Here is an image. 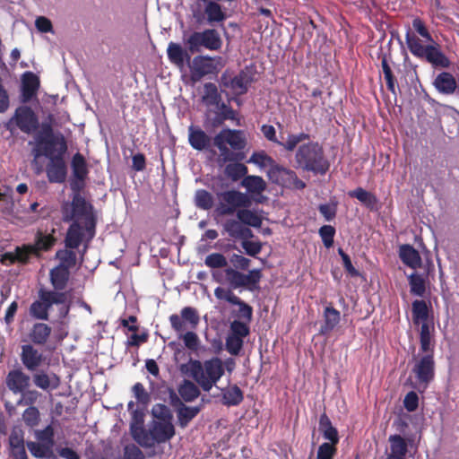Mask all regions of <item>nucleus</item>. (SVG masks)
<instances>
[{"mask_svg":"<svg viewBox=\"0 0 459 459\" xmlns=\"http://www.w3.org/2000/svg\"><path fill=\"white\" fill-rule=\"evenodd\" d=\"M204 95L202 101L206 106H219L221 101V96L218 91L217 86L213 82H206L204 85Z\"/></svg>","mask_w":459,"mask_h":459,"instance_id":"37998d69","label":"nucleus"},{"mask_svg":"<svg viewBox=\"0 0 459 459\" xmlns=\"http://www.w3.org/2000/svg\"><path fill=\"white\" fill-rule=\"evenodd\" d=\"M225 278L231 289H238L244 287V273L233 268H226L224 270Z\"/></svg>","mask_w":459,"mask_h":459,"instance_id":"603ef678","label":"nucleus"},{"mask_svg":"<svg viewBox=\"0 0 459 459\" xmlns=\"http://www.w3.org/2000/svg\"><path fill=\"white\" fill-rule=\"evenodd\" d=\"M226 134L228 137L225 140L234 151H242L246 148L247 140L243 131L227 128Z\"/></svg>","mask_w":459,"mask_h":459,"instance_id":"c03bdc74","label":"nucleus"},{"mask_svg":"<svg viewBox=\"0 0 459 459\" xmlns=\"http://www.w3.org/2000/svg\"><path fill=\"white\" fill-rule=\"evenodd\" d=\"M405 41L410 52L417 58L425 59L434 66L447 68L449 59L440 50L438 45H423L422 40L410 29L405 34Z\"/></svg>","mask_w":459,"mask_h":459,"instance_id":"39448f33","label":"nucleus"},{"mask_svg":"<svg viewBox=\"0 0 459 459\" xmlns=\"http://www.w3.org/2000/svg\"><path fill=\"white\" fill-rule=\"evenodd\" d=\"M435 89L445 95L453 94L457 87L455 76L448 72H441L433 82Z\"/></svg>","mask_w":459,"mask_h":459,"instance_id":"bb28decb","label":"nucleus"},{"mask_svg":"<svg viewBox=\"0 0 459 459\" xmlns=\"http://www.w3.org/2000/svg\"><path fill=\"white\" fill-rule=\"evenodd\" d=\"M55 234L56 229L54 228L50 232L43 231L41 230H37L34 238V243L30 244L31 249L36 252V257L39 258L43 252H48L53 248L57 241Z\"/></svg>","mask_w":459,"mask_h":459,"instance_id":"aec40b11","label":"nucleus"},{"mask_svg":"<svg viewBox=\"0 0 459 459\" xmlns=\"http://www.w3.org/2000/svg\"><path fill=\"white\" fill-rule=\"evenodd\" d=\"M310 135L306 133H299L297 134H289L287 141L285 143H281V146L288 152H292L295 150L297 145L306 140H309Z\"/></svg>","mask_w":459,"mask_h":459,"instance_id":"bf43d9fd","label":"nucleus"},{"mask_svg":"<svg viewBox=\"0 0 459 459\" xmlns=\"http://www.w3.org/2000/svg\"><path fill=\"white\" fill-rule=\"evenodd\" d=\"M30 377L21 368L10 370L5 377V385L13 394L25 391L30 386Z\"/></svg>","mask_w":459,"mask_h":459,"instance_id":"412c9836","label":"nucleus"},{"mask_svg":"<svg viewBox=\"0 0 459 459\" xmlns=\"http://www.w3.org/2000/svg\"><path fill=\"white\" fill-rule=\"evenodd\" d=\"M241 186L245 187L250 195V198L258 204H263L266 197L263 195V192L266 189V182L260 176L247 175L241 181Z\"/></svg>","mask_w":459,"mask_h":459,"instance_id":"a211bd4d","label":"nucleus"},{"mask_svg":"<svg viewBox=\"0 0 459 459\" xmlns=\"http://www.w3.org/2000/svg\"><path fill=\"white\" fill-rule=\"evenodd\" d=\"M188 143L195 151H208L212 146V138L200 126L191 125L188 126Z\"/></svg>","mask_w":459,"mask_h":459,"instance_id":"6ab92c4d","label":"nucleus"},{"mask_svg":"<svg viewBox=\"0 0 459 459\" xmlns=\"http://www.w3.org/2000/svg\"><path fill=\"white\" fill-rule=\"evenodd\" d=\"M52 333V328L44 322H37L32 325L28 338L31 344L43 346L45 345Z\"/></svg>","mask_w":459,"mask_h":459,"instance_id":"b1692460","label":"nucleus"},{"mask_svg":"<svg viewBox=\"0 0 459 459\" xmlns=\"http://www.w3.org/2000/svg\"><path fill=\"white\" fill-rule=\"evenodd\" d=\"M204 13L207 16L209 23L220 22L226 19V14L222 11L221 4L215 1H209L206 3Z\"/></svg>","mask_w":459,"mask_h":459,"instance_id":"49530a36","label":"nucleus"},{"mask_svg":"<svg viewBox=\"0 0 459 459\" xmlns=\"http://www.w3.org/2000/svg\"><path fill=\"white\" fill-rule=\"evenodd\" d=\"M180 369L188 373L204 392H210L225 373L224 364L219 357H212L204 362L190 359L188 364L181 365Z\"/></svg>","mask_w":459,"mask_h":459,"instance_id":"f03ea898","label":"nucleus"},{"mask_svg":"<svg viewBox=\"0 0 459 459\" xmlns=\"http://www.w3.org/2000/svg\"><path fill=\"white\" fill-rule=\"evenodd\" d=\"M14 127L27 134L38 130L39 127V117L30 107L22 105L15 109L13 116L6 125V128L10 131H13Z\"/></svg>","mask_w":459,"mask_h":459,"instance_id":"1a4fd4ad","label":"nucleus"},{"mask_svg":"<svg viewBox=\"0 0 459 459\" xmlns=\"http://www.w3.org/2000/svg\"><path fill=\"white\" fill-rule=\"evenodd\" d=\"M21 360L29 371H34L43 363L44 356L29 343L22 346Z\"/></svg>","mask_w":459,"mask_h":459,"instance_id":"4be33fe9","label":"nucleus"},{"mask_svg":"<svg viewBox=\"0 0 459 459\" xmlns=\"http://www.w3.org/2000/svg\"><path fill=\"white\" fill-rule=\"evenodd\" d=\"M431 304H428L424 299H415L411 303V315L414 325H420V323L429 321L431 313Z\"/></svg>","mask_w":459,"mask_h":459,"instance_id":"c756f323","label":"nucleus"},{"mask_svg":"<svg viewBox=\"0 0 459 459\" xmlns=\"http://www.w3.org/2000/svg\"><path fill=\"white\" fill-rule=\"evenodd\" d=\"M417 381L423 388H427L428 385L435 377V359L432 353L423 354L416 359L412 368Z\"/></svg>","mask_w":459,"mask_h":459,"instance_id":"ddd939ff","label":"nucleus"},{"mask_svg":"<svg viewBox=\"0 0 459 459\" xmlns=\"http://www.w3.org/2000/svg\"><path fill=\"white\" fill-rule=\"evenodd\" d=\"M54 305L62 306L59 313L65 317L70 310L68 292L51 291L42 287L38 290V299L30 305L29 314L35 320L48 321Z\"/></svg>","mask_w":459,"mask_h":459,"instance_id":"7ed1b4c3","label":"nucleus"},{"mask_svg":"<svg viewBox=\"0 0 459 459\" xmlns=\"http://www.w3.org/2000/svg\"><path fill=\"white\" fill-rule=\"evenodd\" d=\"M348 195L351 198L358 199L370 211H377L379 208L377 195L362 187H357L354 190L349 191Z\"/></svg>","mask_w":459,"mask_h":459,"instance_id":"2f4dec72","label":"nucleus"},{"mask_svg":"<svg viewBox=\"0 0 459 459\" xmlns=\"http://www.w3.org/2000/svg\"><path fill=\"white\" fill-rule=\"evenodd\" d=\"M391 453L387 456H396L405 459L408 452L406 440L400 435H391L388 438Z\"/></svg>","mask_w":459,"mask_h":459,"instance_id":"58836bf2","label":"nucleus"},{"mask_svg":"<svg viewBox=\"0 0 459 459\" xmlns=\"http://www.w3.org/2000/svg\"><path fill=\"white\" fill-rule=\"evenodd\" d=\"M178 333V337L183 340L186 348L192 351H197L199 350L200 339L193 330L187 331L185 333H183V332Z\"/></svg>","mask_w":459,"mask_h":459,"instance_id":"6e6d98bb","label":"nucleus"},{"mask_svg":"<svg viewBox=\"0 0 459 459\" xmlns=\"http://www.w3.org/2000/svg\"><path fill=\"white\" fill-rule=\"evenodd\" d=\"M204 263L210 268H223L228 264L226 257L221 253L208 255L205 257Z\"/></svg>","mask_w":459,"mask_h":459,"instance_id":"69168bd1","label":"nucleus"},{"mask_svg":"<svg viewBox=\"0 0 459 459\" xmlns=\"http://www.w3.org/2000/svg\"><path fill=\"white\" fill-rule=\"evenodd\" d=\"M410 292L417 297L423 298L426 293V280L417 273H412L408 276Z\"/></svg>","mask_w":459,"mask_h":459,"instance_id":"de8ad7c7","label":"nucleus"},{"mask_svg":"<svg viewBox=\"0 0 459 459\" xmlns=\"http://www.w3.org/2000/svg\"><path fill=\"white\" fill-rule=\"evenodd\" d=\"M218 204L215 212L220 216L237 214L241 208H248L251 205L250 196L238 190L230 189L217 193Z\"/></svg>","mask_w":459,"mask_h":459,"instance_id":"0eeeda50","label":"nucleus"},{"mask_svg":"<svg viewBox=\"0 0 459 459\" xmlns=\"http://www.w3.org/2000/svg\"><path fill=\"white\" fill-rule=\"evenodd\" d=\"M223 230L227 234L235 239H248L253 237L252 230L242 224V222L237 218L228 219L223 223Z\"/></svg>","mask_w":459,"mask_h":459,"instance_id":"393cba45","label":"nucleus"},{"mask_svg":"<svg viewBox=\"0 0 459 459\" xmlns=\"http://www.w3.org/2000/svg\"><path fill=\"white\" fill-rule=\"evenodd\" d=\"M251 82L252 78L245 70H241L233 77L229 74L228 71H225L221 76V85L232 90L238 95L247 93Z\"/></svg>","mask_w":459,"mask_h":459,"instance_id":"2eb2a0df","label":"nucleus"},{"mask_svg":"<svg viewBox=\"0 0 459 459\" xmlns=\"http://www.w3.org/2000/svg\"><path fill=\"white\" fill-rule=\"evenodd\" d=\"M222 403L226 406H237L244 400V394L242 390L237 385H233L228 388L221 390Z\"/></svg>","mask_w":459,"mask_h":459,"instance_id":"4c0bfd02","label":"nucleus"},{"mask_svg":"<svg viewBox=\"0 0 459 459\" xmlns=\"http://www.w3.org/2000/svg\"><path fill=\"white\" fill-rule=\"evenodd\" d=\"M60 138L65 139L62 134H54L51 123L44 122L41 124L40 133L36 137V148H40L43 145L42 150L49 148L50 151H55L56 147H60Z\"/></svg>","mask_w":459,"mask_h":459,"instance_id":"f3484780","label":"nucleus"},{"mask_svg":"<svg viewBox=\"0 0 459 459\" xmlns=\"http://www.w3.org/2000/svg\"><path fill=\"white\" fill-rule=\"evenodd\" d=\"M195 204L199 209L209 211L214 205L213 195L205 189H198L195 194Z\"/></svg>","mask_w":459,"mask_h":459,"instance_id":"09e8293b","label":"nucleus"},{"mask_svg":"<svg viewBox=\"0 0 459 459\" xmlns=\"http://www.w3.org/2000/svg\"><path fill=\"white\" fill-rule=\"evenodd\" d=\"M337 454V445L325 442L318 447L316 459H333Z\"/></svg>","mask_w":459,"mask_h":459,"instance_id":"052dcab7","label":"nucleus"},{"mask_svg":"<svg viewBox=\"0 0 459 459\" xmlns=\"http://www.w3.org/2000/svg\"><path fill=\"white\" fill-rule=\"evenodd\" d=\"M71 206V212L64 213V221L68 222L78 220L81 222L82 221V223L86 224V230L90 232V237L94 238L97 218L94 213L93 205L87 202L81 194L76 193L74 194Z\"/></svg>","mask_w":459,"mask_h":459,"instance_id":"423d86ee","label":"nucleus"},{"mask_svg":"<svg viewBox=\"0 0 459 459\" xmlns=\"http://www.w3.org/2000/svg\"><path fill=\"white\" fill-rule=\"evenodd\" d=\"M318 429L324 438L329 441L328 443L338 445L340 441L338 430L333 426L330 418L325 412L320 415Z\"/></svg>","mask_w":459,"mask_h":459,"instance_id":"72a5a7b5","label":"nucleus"},{"mask_svg":"<svg viewBox=\"0 0 459 459\" xmlns=\"http://www.w3.org/2000/svg\"><path fill=\"white\" fill-rule=\"evenodd\" d=\"M319 236L326 248L333 246L334 236L336 233L335 228L332 225H323L318 230Z\"/></svg>","mask_w":459,"mask_h":459,"instance_id":"4d7b16f0","label":"nucleus"},{"mask_svg":"<svg viewBox=\"0 0 459 459\" xmlns=\"http://www.w3.org/2000/svg\"><path fill=\"white\" fill-rule=\"evenodd\" d=\"M92 238L86 230V224L74 220L66 230L64 242L66 248L77 249L84 240L90 242Z\"/></svg>","mask_w":459,"mask_h":459,"instance_id":"4468645a","label":"nucleus"},{"mask_svg":"<svg viewBox=\"0 0 459 459\" xmlns=\"http://www.w3.org/2000/svg\"><path fill=\"white\" fill-rule=\"evenodd\" d=\"M185 44L191 54L201 51L204 47L209 50H219L222 40L215 29H206L203 31H194L185 39Z\"/></svg>","mask_w":459,"mask_h":459,"instance_id":"6e6552de","label":"nucleus"},{"mask_svg":"<svg viewBox=\"0 0 459 459\" xmlns=\"http://www.w3.org/2000/svg\"><path fill=\"white\" fill-rule=\"evenodd\" d=\"M181 406L178 410V425L186 428L189 422L200 412L199 406H186L180 403Z\"/></svg>","mask_w":459,"mask_h":459,"instance_id":"a18cd8bd","label":"nucleus"},{"mask_svg":"<svg viewBox=\"0 0 459 459\" xmlns=\"http://www.w3.org/2000/svg\"><path fill=\"white\" fill-rule=\"evenodd\" d=\"M263 277L262 272L259 269H253L248 273H244L243 282L244 287L250 291H255L260 289L259 282Z\"/></svg>","mask_w":459,"mask_h":459,"instance_id":"8fccbe9b","label":"nucleus"},{"mask_svg":"<svg viewBox=\"0 0 459 459\" xmlns=\"http://www.w3.org/2000/svg\"><path fill=\"white\" fill-rule=\"evenodd\" d=\"M169 323L176 333H182L186 328L196 329L200 322L197 310L192 307H185L180 311V316L172 314L169 316Z\"/></svg>","mask_w":459,"mask_h":459,"instance_id":"f8f14e48","label":"nucleus"},{"mask_svg":"<svg viewBox=\"0 0 459 459\" xmlns=\"http://www.w3.org/2000/svg\"><path fill=\"white\" fill-rule=\"evenodd\" d=\"M37 439L52 446H55V430L51 424L35 432Z\"/></svg>","mask_w":459,"mask_h":459,"instance_id":"680f3d73","label":"nucleus"},{"mask_svg":"<svg viewBox=\"0 0 459 459\" xmlns=\"http://www.w3.org/2000/svg\"><path fill=\"white\" fill-rule=\"evenodd\" d=\"M22 102L27 103L36 96L37 91L39 88V79L32 72H25L22 77Z\"/></svg>","mask_w":459,"mask_h":459,"instance_id":"5701e85b","label":"nucleus"},{"mask_svg":"<svg viewBox=\"0 0 459 459\" xmlns=\"http://www.w3.org/2000/svg\"><path fill=\"white\" fill-rule=\"evenodd\" d=\"M243 339L229 334L226 338V350L231 355H238L243 347Z\"/></svg>","mask_w":459,"mask_h":459,"instance_id":"774afa93","label":"nucleus"},{"mask_svg":"<svg viewBox=\"0 0 459 459\" xmlns=\"http://www.w3.org/2000/svg\"><path fill=\"white\" fill-rule=\"evenodd\" d=\"M131 414L130 433L133 439L139 444L144 438V434L147 431L143 427L144 414L140 410H133Z\"/></svg>","mask_w":459,"mask_h":459,"instance_id":"473e14b6","label":"nucleus"},{"mask_svg":"<svg viewBox=\"0 0 459 459\" xmlns=\"http://www.w3.org/2000/svg\"><path fill=\"white\" fill-rule=\"evenodd\" d=\"M22 416L24 424L30 429L37 427L40 421L39 411L35 406L25 409Z\"/></svg>","mask_w":459,"mask_h":459,"instance_id":"864d4df0","label":"nucleus"},{"mask_svg":"<svg viewBox=\"0 0 459 459\" xmlns=\"http://www.w3.org/2000/svg\"><path fill=\"white\" fill-rule=\"evenodd\" d=\"M60 147H56L55 151H50L49 148L46 150L34 148L32 150L34 159L31 161V166L35 174L39 175L43 171L42 166L38 162V159L44 155L49 160L46 168V174L50 183H65L67 177V166L65 160V154L68 147L65 139L60 138Z\"/></svg>","mask_w":459,"mask_h":459,"instance_id":"f257e3e1","label":"nucleus"},{"mask_svg":"<svg viewBox=\"0 0 459 459\" xmlns=\"http://www.w3.org/2000/svg\"><path fill=\"white\" fill-rule=\"evenodd\" d=\"M152 414L154 418L160 420V421H171L172 414L169 408L162 403H157L153 405L152 409Z\"/></svg>","mask_w":459,"mask_h":459,"instance_id":"338daca9","label":"nucleus"},{"mask_svg":"<svg viewBox=\"0 0 459 459\" xmlns=\"http://www.w3.org/2000/svg\"><path fill=\"white\" fill-rule=\"evenodd\" d=\"M56 257L60 261L58 265H63L69 271L76 264V254L74 249H59L56 253Z\"/></svg>","mask_w":459,"mask_h":459,"instance_id":"3c124183","label":"nucleus"},{"mask_svg":"<svg viewBox=\"0 0 459 459\" xmlns=\"http://www.w3.org/2000/svg\"><path fill=\"white\" fill-rule=\"evenodd\" d=\"M267 175L273 183L289 189L303 190L307 186L303 180L299 178L294 170L279 164L269 168Z\"/></svg>","mask_w":459,"mask_h":459,"instance_id":"9d476101","label":"nucleus"},{"mask_svg":"<svg viewBox=\"0 0 459 459\" xmlns=\"http://www.w3.org/2000/svg\"><path fill=\"white\" fill-rule=\"evenodd\" d=\"M71 168L73 178H78L80 181L86 180L89 174V169L87 161L82 153L76 152L74 154L71 160Z\"/></svg>","mask_w":459,"mask_h":459,"instance_id":"e433bc0d","label":"nucleus"},{"mask_svg":"<svg viewBox=\"0 0 459 459\" xmlns=\"http://www.w3.org/2000/svg\"><path fill=\"white\" fill-rule=\"evenodd\" d=\"M247 167L240 161H231L224 168V174L233 182L244 178L247 174Z\"/></svg>","mask_w":459,"mask_h":459,"instance_id":"a19ab883","label":"nucleus"},{"mask_svg":"<svg viewBox=\"0 0 459 459\" xmlns=\"http://www.w3.org/2000/svg\"><path fill=\"white\" fill-rule=\"evenodd\" d=\"M190 69L191 79L194 82H198L205 75L214 74L217 67L212 57L209 56H196L193 59Z\"/></svg>","mask_w":459,"mask_h":459,"instance_id":"dca6fc26","label":"nucleus"},{"mask_svg":"<svg viewBox=\"0 0 459 459\" xmlns=\"http://www.w3.org/2000/svg\"><path fill=\"white\" fill-rule=\"evenodd\" d=\"M26 446L35 458L56 459L53 447L43 442L27 441Z\"/></svg>","mask_w":459,"mask_h":459,"instance_id":"c9c22d12","label":"nucleus"},{"mask_svg":"<svg viewBox=\"0 0 459 459\" xmlns=\"http://www.w3.org/2000/svg\"><path fill=\"white\" fill-rule=\"evenodd\" d=\"M14 251L17 255L18 263L22 264H28L31 255L36 256V252L31 249L30 244L16 247Z\"/></svg>","mask_w":459,"mask_h":459,"instance_id":"0e129e2a","label":"nucleus"},{"mask_svg":"<svg viewBox=\"0 0 459 459\" xmlns=\"http://www.w3.org/2000/svg\"><path fill=\"white\" fill-rule=\"evenodd\" d=\"M249 326L248 323L242 322L239 320H234L230 324V333L233 336H237L240 339H244L249 334Z\"/></svg>","mask_w":459,"mask_h":459,"instance_id":"e2e57ef3","label":"nucleus"},{"mask_svg":"<svg viewBox=\"0 0 459 459\" xmlns=\"http://www.w3.org/2000/svg\"><path fill=\"white\" fill-rule=\"evenodd\" d=\"M175 435V428L171 421H153L144 434L139 445L143 447H152L155 443H165Z\"/></svg>","mask_w":459,"mask_h":459,"instance_id":"9b49d317","label":"nucleus"},{"mask_svg":"<svg viewBox=\"0 0 459 459\" xmlns=\"http://www.w3.org/2000/svg\"><path fill=\"white\" fill-rule=\"evenodd\" d=\"M236 216L246 227L260 228L262 225V218L255 212L247 208L237 211Z\"/></svg>","mask_w":459,"mask_h":459,"instance_id":"79ce46f5","label":"nucleus"},{"mask_svg":"<svg viewBox=\"0 0 459 459\" xmlns=\"http://www.w3.org/2000/svg\"><path fill=\"white\" fill-rule=\"evenodd\" d=\"M296 168L315 175H325L330 163L325 152L317 142H308L299 146L295 153Z\"/></svg>","mask_w":459,"mask_h":459,"instance_id":"20e7f679","label":"nucleus"},{"mask_svg":"<svg viewBox=\"0 0 459 459\" xmlns=\"http://www.w3.org/2000/svg\"><path fill=\"white\" fill-rule=\"evenodd\" d=\"M310 135L306 133H299L297 134H289L287 141L285 143H281V146L288 152H292L295 150L297 145L306 140H309Z\"/></svg>","mask_w":459,"mask_h":459,"instance_id":"13d9d810","label":"nucleus"},{"mask_svg":"<svg viewBox=\"0 0 459 459\" xmlns=\"http://www.w3.org/2000/svg\"><path fill=\"white\" fill-rule=\"evenodd\" d=\"M188 49H184L178 43L169 42L167 48L168 58L178 67H183L185 62H189L191 56Z\"/></svg>","mask_w":459,"mask_h":459,"instance_id":"cd10ccee","label":"nucleus"},{"mask_svg":"<svg viewBox=\"0 0 459 459\" xmlns=\"http://www.w3.org/2000/svg\"><path fill=\"white\" fill-rule=\"evenodd\" d=\"M381 67L385 80L387 90L393 94H396L397 80L393 73L390 63H393L391 54L381 55Z\"/></svg>","mask_w":459,"mask_h":459,"instance_id":"f704fd0d","label":"nucleus"},{"mask_svg":"<svg viewBox=\"0 0 459 459\" xmlns=\"http://www.w3.org/2000/svg\"><path fill=\"white\" fill-rule=\"evenodd\" d=\"M324 324L321 325L319 333L328 334L331 333L341 321V313L333 306H327L323 313Z\"/></svg>","mask_w":459,"mask_h":459,"instance_id":"c85d7f7f","label":"nucleus"},{"mask_svg":"<svg viewBox=\"0 0 459 459\" xmlns=\"http://www.w3.org/2000/svg\"><path fill=\"white\" fill-rule=\"evenodd\" d=\"M199 387L197 384L190 380H184L178 387V394L186 403H190L201 394Z\"/></svg>","mask_w":459,"mask_h":459,"instance_id":"ea45409f","label":"nucleus"},{"mask_svg":"<svg viewBox=\"0 0 459 459\" xmlns=\"http://www.w3.org/2000/svg\"><path fill=\"white\" fill-rule=\"evenodd\" d=\"M247 162L254 163L262 168L267 167V166H269L270 168H273V166H275L277 164L275 162V160L264 151L255 152L251 155V157Z\"/></svg>","mask_w":459,"mask_h":459,"instance_id":"5fc2aeb1","label":"nucleus"},{"mask_svg":"<svg viewBox=\"0 0 459 459\" xmlns=\"http://www.w3.org/2000/svg\"><path fill=\"white\" fill-rule=\"evenodd\" d=\"M70 279V271L63 265H56L49 272V281L53 287L51 291L65 292Z\"/></svg>","mask_w":459,"mask_h":459,"instance_id":"a878e982","label":"nucleus"},{"mask_svg":"<svg viewBox=\"0 0 459 459\" xmlns=\"http://www.w3.org/2000/svg\"><path fill=\"white\" fill-rule=\"evenodd\" d=\"M399 256L404 264L412 269H417L421 266L422 260L420 253L409 244H404L400 247Z\"/></svg>","mask_w":459,"mask_h":459,"instance_id":"7c9ffc66","label":"nucleus"}]
</instances>
